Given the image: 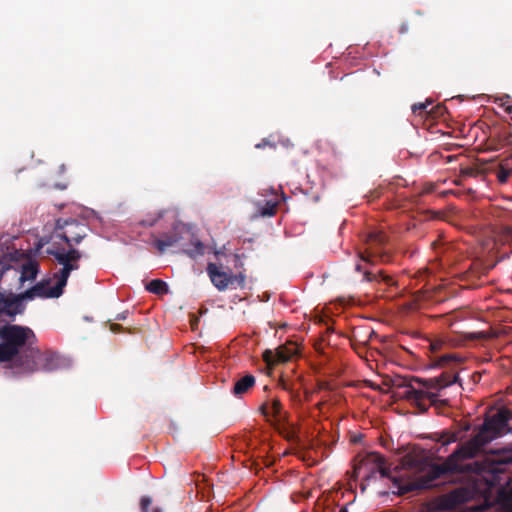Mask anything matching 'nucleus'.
<instances>
[{
  "label": "nucleus",
  "mask_w": 512,
  "mask_h": 512,
  "mask_svg": "<svg viewBox=\"0 0 512 512\" xmlns=\"http://www.w3.org/2000/svg\"><path fill=\"white\" fill-rule=\"evenodd\" d=\"M512 420V410L503 408L491 417H487L475 435L463 442L441 464L432 463L427 457L408 453L401 459L402 467L411 472L415 479L407 485L406 490H424L435 486V481L448 475L467 471L462 465L465 460L477 457L492 440L504 432H512L508 422Z\"/></svg>",
  "instance_id": "f257e3e1"
},
{
  "label": "nucleus",
  "mask_w": 512,
  "mask_h": 512,
  "mask_svg": "<svg viewBox=\"0 0 512 512\" xmlns=\"http://www.w3.org/2000/svg\"><path fill=\"white\" fill-rule=\"evenodd\" d=\"M457 382H459L458 373L448 370L430 379L416 377L410 380L404 379L397 386L405 389L402 397L410 401L420 413H425L429 407H433L437 414L446 415V409L450 404L449 400L444 398L442 391Z\"/></svg>",
  "instance_id": "f03ea898"
},
{
  "label": "nucleus",
  "mask_w": 512,
  "mask_h": 512,
  "mask_svg": "<svg viewBox=\"0 0 512 512\" xmlns=\"http://www.w3.org/2000/svg\"><path fill=\"white\" fill-rule=\"evenodd\" d=\"M0 363L13 361L16 373L19 371L17 360L25 359L36 343L33 330L27 326L15 324L0 325Z\"/></svg>",
  "instance_id": "7ed1b4c3"
},
{
  "label": "nucleus",
  "mask_w": 512,
  "mask_h": 512,
  "mask_svg": "<svg viewBox=\"0 0 512 512\" xmlns=\"http://www.w3.org/2000/svg\"><path fill=\"white\" fill-rule=\"evenodd\" d=\"M88 230L84 222L76 219H58L50 241L47 242L49 246L46 248L45 252L53 257L54 253H52V251H58L64 254L70 253L71 251L77 252L79 257L75 260L74 264L77 266L78 270L82 253L80 250L76 249L75 246L87 237Z\"/></svg>",
  "instance_id": "20e7f679"
},
{
  "label": "nucleus",
  "mask_w": 512,
  "mask_h": 512,
  "mask_svg": "<svg viewBox=\"0 0 512 512\" xmlns=\"http://www.w3.org/2000/svg\"><path fill=\"white\" fill-rule=\"evenodd\" d=\"M54 253V259L62 268L54 273L56 284L50 286V279L42 280L34 285L32 288L23 292V296L26 300H32L35 297L40 298H58L62 295L63 289L67 284V280L72 271L77 270L75 260L79 257L78 253L71 251L70 253H60L58 251H52Z\"/></svg>",
  "instance_id": "39448f33"
},
{
  "label": "nucleus",
  "mask_w": 512,
  "mask_h": 512,
  "mask_svg": "<svg viewBox=\"0 0 512 512\" xmlns=\"http://www.w3.org/2000/svg\"><path fill=\"white\" fill-rule=\"evenodd\" d=\"M19 371L17 374H31L33 372L44 370L52 371L58 366V356L53 352H41L36 346L30 350L27 357L17 360Z\"/></svg>",
  "instance_id": "423d86ee"
},
{
  "label": "nucleus",
  "mask_w": 512,
  "mask_h": 512,
  "mask_svg": "<svg viewBox=\"0 0 512 512\" xmlns=\"http://www.w3.org/2000/svg\"><path fill=\"white\" fill-rule=\"evenodd\" d=\"M380 474L382 478L390 476V468L386 465V459L378 452L367 453L354 467L356 477L362 475L366 480Z\"/></svg>",
  "instance_id": "0eeeda50"
},
{
  "label": "nucleus",
  "mask_w": 512,
  "mask_h": 512,
  "mask_svg": "<svg viewBox=\"0 0 512 512\" xmlns=\"http://www.w3.org/2000/svg\"><path fill=\"white\" fill-rule=\"evenodd\" d=\"M386 242L387 237L382 231L369 233L365 239V251L358 252L360 260L367 264H374L377 261H385L387 256L384 252V245Z\"/></svg>",
  "instance_id": "6e6552de"
},
{
  "label": "nucleus",
  "mask_w": 512,
  "mask_h": 512,
  "mask_svg": "<svg viewBox=\"0 0 512 512\" xmlns=\"http://www.w3.org/2000/svg\"><path fill=\"white\" fill-rule=\"evenodd\" d=\"M23 293L14 294L12 292L0 291V316H8L14 320L15 316L22 314L25 310Z\"/></svg>",
  "instance_id": "1a4fd4ad"
},
{
  "label": "nucleus",
  "mask_w": 512,
  "mask_h": 512,
  "mask_svg": "<svg viewBox=\"0 0 512 512\" xmlns=\"http://www.w3.org/2000/svg\"><path fill=\"white\" fill-rule=\"evenodd\" d=\"M295 353L296 347L294 345L291 347L281 345L275 351L265 350L263 360L268 366H274L289 361Z\"/></svg>",
  "instance_id": "9d476101"
},
{
  "label": "nucleus",
  "mask_w": 512,
  "mask_h": 512,
  "mask_svg": "<svg viewBox=\"0 0 512 512\" xmlns=\"http://www.w3.org/2000/svg\"><path fill=\"white\" fill-rule=\"evenodd\" d=\"M207 273L213 285L219 290H226L231 284V274L222 270L215 263H208Z\"/></svg>",
  "instance_id": "9b49d317"
},
{
  "label": "nucleus",
  "mask_w": 512,
  "mask_h": 512,
  "mask_svg": "<svg viewBox=\"0 0 512 512\" xmlns=\"http://www.w3.org/2000/svg\"><path fill=\"white\" fill-rule=\"evenodd\" d=\"M260 411L264 416H271L278 422H287L288 413L283 410V406L279 399H273L270 403H264L260 407Z\"/></svg>",
  "instance_id": "f8f14e48"
},
{
  "label": "nucleus",
  "mask_w": 512,
  "mask_h": 512,
  "mask_svg": "<svg viewBox=\"0 0 512 512\" xmlns=\"http://www.w3.org/2000/svg\"><path fill=\"white\" fill-rule=\"evenodd\" d=\"M355 270L357 272H363L364 280L367 282L383 281L388 285L393 284V279L390 276L384 274V272L381 270L374 273L372 271L367 270L365 266L362 265L361 263L356 264Z\"/></svg>",
  "instance_id": "ddd939ff"
},
{
  "label": "nucleus",
  "mask_w": 512,
  "mask_h": 512,
  "mask_svg": "<svg viewBox=\"0 0 512 512\" xmlns=\"http://www.w3.org/2000/svg\"><path fill=\"white\" fill-rule=\"evenodd\" d=\"M255 383V377L252 374H247L235 382L232 394L236 397H241L254 387Z\"/></svg>",
  "instance_id": "4468645a"
},
{
  "label": "nucleus",
  "mask_w": 512,
  "mask_h": 512,
  "mask_svg": "<svg viewBox=\"0 0 512 512\" xmlns=\"http://www.w3.org/2000/svg\"><path fill=\"white\" fill-rule=\"evenodd\" d=\"M182 237L179 236V233L174 231L171 234H164L161 238L156 239L154 241V246L160 253H164L167 248L172 247L179 243Z\"/></svg>",
  "instance_id": "2eb2a0df"
},
{
  "label": "nucleus",
  "mask_w": 512,
  "mask_h": 512,
  "mask_svg": "<svg viewBox=\"0 0 512 512\" xmlns=\"http://www.w3.org/2000/svg\"><path fill=\"white\" fill-rule=\"evenodd\" d=\"M512 175V159H504L499 164V167L496 171V177L498 181L502 184L506 183L509 177Z\"/></svg>",
  "instance_id": "dca6fc26"
},
{
  "label": "nucleus",
  "mask_w": 512,
  "mask_h": 512,
  "mask_svg": "<svg viewBox=\"0 0 512 512\" xmlns=\"http://www.w3.org/2000/svg\"><path fill=\"white\" fill-rule=\"evenodd\" d=\"M145 288L153 294L156 295H164L169 291L168 285L165 281L161 279H153L149 283L146 284Z\"/></svg>",
  "instance_id": "f3484780"
},
{
  "label": "nucleus",
  "mask_w": 512,
  "mask_h": 512,
  "mask_svg": "<svg viewBox=\"0 0 512 512\" xmlns=\"http://www.w3.org/2000/svg\"><path fill=\"white\" fill-rule=\"evenodd\" d=\"M463 439V435H459V433L447 430L438 433L436 438V440L444 446L457 441H462Z\"/></svg>",
  "instance_id": "a211bd4d"
},
{
  "label": "nucleus",
  "mask_w": 512,
  "mask_h": 512,
  "mask_svg": "<svg viewBox=\"0 0 512 512\" xmlns=\"http://www.w3.org/2000/svg\"><path fill=\"white\" fill-rule=\"evenodd\" d=\"M38 273V266L34 263H28L22 266L21 274L19 277L20 282L34 280Z\"/></svg>",
  "instance_id": "6ab92c4d"
},
{
  "label": "nucleus",
  "mask_w": 512,
  "mask_h": 512,
  "mask_svg": "<svg viewBox=\"0 0 512 512\" xmlns=\"http://www.w3.org/2000/svg\"><path fill=\"white\" fill-rule=\"evenodd\" d=\"M460 358L455 353H445L440 356H434L433 362L435 366L444 367L449 366L451 363L459 362Z\"/></svg>",
  "instance_id": "aec40b11"
},
{
  "label": "nucleus",
  "mask_w": 512,
  "mask_h": 512,
  "mask_svg": "<svg viewBox=\"0 0 512 512\" xmlns=\"http://www.w3.org/2000/svg\"><path fill=\"white\" fill-rule=\"evenodd\" d=\"M139 512H163L160 506L154 505L150 496H142L138 503Z\"/></svg>",
  "instance_id": "412c9836"
},
{
  "label": "nucleus",
  "mask_w": 512,
  "mask_h": 512,
  "mask_svg": "<svg viewBox=\"0 0 512 512\" xmlns=\"http://www.w3.org/2000/svg\"><path fill=\"white\" fill-rule=\"evenodd\" d=\"M277 206H278V202L277 201H274V200H268V201H265L264 205H260L258 204V212L261 216L263 217H271V216H274L277 212Z\"/></svg>",
  "instance_id": "4be33fe9"
},
{
  "label": "nucleus",
  "mask_w": 512,
  "mask_h": 512,
  "mask_svg": "<svg viewBox=\"0 0 512 512\" xmlns=\"http://www.w3.org/2000/svg\"><path fill=\"white\" fill-rule=\"evenodd\" d=\"M192 246V248H184L183 251L190 257H195L204 254V245L201 241L195 239L192 242Z\"/></svg>",
  "instance_id": "5701e85b"
},
{
  "label": "nucleus",
  "mask_w": 512,
  "mask_h": 512,
  "mask_svg": "<svg viewBox=\"0 0 512 512\" xmlns=\"http://www.w3.org/2000/svg\"><path fill=\"white\" fill-rule=\"evenodd\" d=\"M431 101H426L425 103H416L412 106V111L414 114H417L419 116H424L428 114H432V110H427L428 106L431 105Z\"/></svg>",
  "instance_id": "b1692460"
},
{
  "label": "nucleus",
  "mask_w": 512,
  "mask_h": 512,
  "mask_svg": "<svg viewBox=\"0 0 512 512\" xmlns=\"http://www.w3.org/2000/svg\"><path fill=\"white\" fill-rule=\"evenodd\" d=\"M499 462L504 464L512 463V450H503L500 453Z\"/></svg>",
  "instance_id": "393cba45"
},
{
  "label": "nucleus",
  "mask_w": 512,
  "mask_h": 512,
  "mask_svg": "<svg viewBox=\"0 0 512 512\" xmlns=\"http://www.w3.org/2000/svg\"><path fill=\"white\" fill-rule=\"evenodd\" d=\"M245 279L246 277L243 273L231 275V284L236 282L239 287L243 288L245 286Z\"/></svg>",
  "instance_id": "a878e982"
},
{
  "label": "nucleus",
  "mask_w": 512,
  "mask_h": 512,
  "mask_svg": "<svg viewBox=\"0 0 512 512\" xmlns=\"http://www.w3.org/2000/svg\"><path fill=\"white\" fill-rule=\"evenodd\" d=\"M471 429V425L470 423L468 422H464L462 424H460V427L457 431H455L456 433H459V435H463L464 437L466 436V433Z\"/></svg>",
  "instance_id": "bb28decb"
},
{
  "label": "nucleus",
  "mask_w": 512,
  "mask_h": 512,
  "mask_svg": "<svg viewBox=\"0 0 512 512\" xmlns=\"http://www.w3.org/2000/svg\"><path fill=\"white\" fill-rule=\"evenodd\" d=\"M444 345H445L444 342H442L440 340H436V341L431 342L430 349L433 353H436V352L440 351Z\"/></svg>",
  "instance_id": "cd10ccee"
},
{
  "label": "nucleus",
  "mask_w": 512,
  "mask_h": 512,
  "mask_svg": "<svg viewBox=\"0 0 512 512\" xmlns=\"http://www.w3.org/2000/svg\"><path fill=\"white\" fill-rule=\"evenodd\" d=\"M467 337L470 339H485L487 338V335L484 332H473L467 334Z\"/></svg>",
  "instance_id": "c85d7f7f"
},
{
  "label": "nucleus",
  "mask_w": 512,
  "mask_h": 512,
  "mask_svg": "<svg viewBox=\"0 0 512 512\" xmlns=\"http://www.w3.org/2000/svg\"><path fill=\"white\" fill-rule=\"evenodd\" d=\"M110 330L114 333H117L121 330V326L119 324H110Z\"/></svg>",
  "instance_id": "c756f323"
},
{
  "label": "nucleus",
  "mask_w": 512,
  "mask_h": 512,
  "mask_svg": "<svg viewBox=\"0 0 512 512\" xmlns=\"http://www.w3.org/2000/svg\"><path fill=\"white\" fill-rule=\"evenodd\" d=\"M502 106L504 107L505 112H507L508 114L512 113V104L503 103Z\"/></svg>",
  "instance_id": "7c9ffc66"
},
{
  "label": "nucleus",
  "mask_w": 512,
  "mask_h": 512,
  "mask_svg": "<svg viewBox=\"0 0 512 512\" xmlns=\"http://www.w3.org/2000/svg\"><path fill=\"white\" fill-rule=\"evenodd\" d=\"M507 144L512 145V130L505 137Z\"/></svg>",
  "instance_id": "2f4dec72"
},
{
  "label": "nucleus",
  "mask_w": 512,
  "mask_h": 512,
  "mask_svg": "<svg viewBox=\"0 0 512 512\" xmlns=\"http://www.w3.org/2000/svg\"><path fill=\"white\" fill-rule=\"evenodd\" d=\"M409 27L407 24L403 23L401 26H400V33H406L408 31Z\"/></svg>",
  "instance_id": "473e14b6"
},
{
  "label": "nucleus",
  "mask_w": 512,
  "mask_h": 512,
  "mask_svg": "<svg viewBox=\"0 0 512 512\" xmlns=\"http://www.w3.org/2000/svg\"><path fill=\"white\" fill-rule=\"evenodd\" d=\"M506 512H512V499L506 505Z\"/></svg>",
  "instance_id": "72a5a7b5"
},
{
  "label": "nucleus",
  "mask_w": 512,
  "mask_h": 512,
  "mask_svg": "<svg viewBox=\"0 0 512 512\" xmlns=\"http://www.w3.org/2000/svg\"><path fill=\"white\" fill-rule=\"evenodd\" d=\"M155 221H156L155 219L151 220V221H143V222H141V224L152 226L155 223Z\"/></svg>",
  "instance_id": "f704fd0d"
},
{
  "label": "nucleus",
  "mask_w": 512,
  "mask_h": 512,
  "mask_svg": "<svg viewBox=\"0 0 512 512\" xmlns=\"http://www.w3.org/2000/svg\"><path fill=\"white\" fill-rule=\"evenodd\" d=\"M282 388L286 391H291V388L290 386L286 383V382H283L282 383Z\"/></svg>",
  "instance_id": "c9c22d12"
},
{
  "label": "nucleus",
  "mask_w": 512,
  "mask_h": 512,
  "mask_svg": "<svg viewBox=\"0 0 512 512\" xmlns=\"http://www.w3.org/2000/svg\"><path fill=\"white\" fill-rule=\"evenodd\" d=\"M327 386H328V385H327V383H324V382H320V383L318 384V388H319V389H325V388H327Z\"/></svg>",
  "instance_id": "e433bc0d"
},
{
  "label": "nucleus",
  "mask_w": 512,
  "mask_h": 512,
  "mask_svg": "<svg viewBox=\"0 0 512 512\" xmlns=\"http://www.w3.org/2000/svg\"><path fill=\"white\" fill-rule=\"evenodd\" d=\"M309 398H310V392L305 391V399L309 400Z\"/></svg>",
  "instance_id": "4c0bfd02"
},
{
  "label": "nucleus",
  "mask_w": 512,
  "mask_h": 512,
  "mask_svg": "<svg viewBox=\"0 0 512 512\" xmlns=\"http://www.w3.org/2000/svg\"><path fill=\"white\" fill-rule=\"evenodd\" d=\"M339 512H348L346 508H341Z\"/></svg>",
  "instance_id": "58836bf2"
},
{
  "label": "nucleus",
  "mask_w": 512,
  "mask_h": 512,
  "mask_svg": "<svg viewBox=\"0 0 512 512\" xmlns=\"http://www.w3.org/2000/svg\"><path fill=\"white\" fill-rule=\"evenodd\" d=\"M293 397H294V398L299 397V394H298V393L293 394Z\"/></svg>",
  "instance_id": "ea45409f"
}]
</instances>
